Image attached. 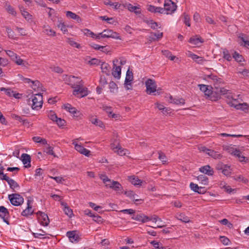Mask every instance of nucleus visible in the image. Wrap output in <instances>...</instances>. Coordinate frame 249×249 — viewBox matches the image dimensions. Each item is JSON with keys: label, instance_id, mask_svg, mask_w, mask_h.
<instances>
[{"label": "nucleus", "instance_id": "69168bd1", "mask_svg": "<svg viewBox=\"0 0 249 249\" xmlns=\"http://www.w3.org/2000/svg\"><path fill=\"white\" fill-rule=\"evenodd\" d=\"M55 122L59 127L64 126L66 123V122L64 120L58 117H57V119L55 121Z\"/></svg>", "mask_w": 249, "mask_h": 249}, {"label": "nucleus", "instance_id": "bf43d9fd", "mask_svg": "<svg viewBox=\"0 0 249 249\" xmlns=\"http://www.w3.org/2000/svg\"><path fill=\"white\" fill-rule=\"evenodd\" d=\"M223 57L227 60L228 61H231V56L228 50L224 49L223 51Z\"/></svg>", "mask_w": 249, "mask_h": 249}, {"label": "nucleus", "instance_id": "7ed1b4c3", "mask_svg": "<svg viewBox=\"0 0 249 249\" xmlns=\"http://www.w3.org/2000/svg\"><path fill=\"white\" fill-rule=\"evenodd\" d=\"M62 79L66 84L70 85L74 89L80 86V84L81 85L83 82L80 77L66 74L62 75Z\"/></svg>", "mask_w": 249, "mask_h": 249}, {"label": "nucleus", "instance_id": "603ef678", "mask_svg": "<svg viewBox=\"0 0 249 249\" xmlns=\"http://www.w3.org/2000/svg\"><path fill=\"white\" fill-rule=\"evenodd\" d=\"M67 42L71 46L75 47L76 48H80V45L74 41L72 38H67Z\"/></svg>", "mask_w": 249, "mask_h": 249}, {"label": "nucleus", "instance_id": "58836bf2", "mask_svg": "<svg viewBox=\"0 0 249 249\" xmlns=\"http://www.w3.org/2000/svg\"><path fill=\"white\" fill-rule=\"evenodd\" d=\"M198 181L203 185H208L209 183L208 178L204 175H199L197 177Z\"/></svg>", "mask_w": 249, "mask_h": 249}, {"label": "nucleus", "instance_id": "dca6fc26", "mask_svg": "<svg viewBox=\"0 0 249 249\" xmlns=\"http://www.w3.org/2000/svg\"><path fill=\"white\" fill-rule=\"evenodd\" d=\"M9 213L7 209L3 206H0V218L7 225L9 224Z\"/></svg>", "mask_w": 249, "mask_h": 249}, {"label": "nucleus", "instance_id": "8fccbe9b", "mask_svg": "<svg viewBox=\"0 0 249 249\" xmlns=\"http://www.w3.org/2000/svg\"><path fill=\"white\" fill-rule=\"evenodd\" d=\"M53 149V147H52L50 145L48 144L47 147L46 148L45 152L48 155H50L53 156L54 157H56V156L55 154L54 153Z\"/></svg>", "mask_w": 249, "mask_h": 249}, {"label": "nucleus", "instance_id": "ea45409f", "mask_svg": "<svg viewBox=\"0 0 249 249\" xmlns=\"http://www.w3.org/2000/svg\"><path fill=\"white\" fill-rule=\"evenodd\" d=\"M232 155L235 156L239 159V160L241 162L245 161V160L246 158L244 157V156L241 155V152L240 151V150L237 148L235 149L233 153L232 154Z\"/></svg>", "mask_w": 249, "mask_h": 249}, {"label": "nucleus", "instance_id": "49530a36", "mask_svg": "<svg viewBox=\"0 0 249 249\" xmlns=\"http://www.w3.org/2000/svg\"><path fill=\"white\" fill-rule=\"evenodd\" d=\"M64 107L67 111L72 114H75L77 112L76 109L75 107H72L70 104H67L65 105Z\"/></svg>", "mask_w": 249, "mask_h": 249}, {"label": "nucleus", "instance_id": "c85d7f7f", "mask_svg": "<svg viewBox=\"0 0 249 249\" xmlns=\"http://www.w3.org/2000/svg\"><path fill=\"white\" fill-rule=\"evenodd\" d=\"M189 42L192 44L198 45L200 43L203 42V40L198 36H195L190 38Z\"/></svg>", "mask_w": 249, "mask_h": 249}, {"label": "nucleus", "instance_id": "7c9ffc66", "mask_svg": "<svg viewBox=\"0 0 249 249\" xmlns=\"http://www.w3.org/2000/svg\"><path fill=\"white\" fill-rule=\"evenodd\" d=\"M163 36V33L159 32L158 33H151L149 36V39L150 41L158 40Z\"/></svg>", "mask_w": 249, "mask_h": 249}, {"label": "nucleus", "instance_id": "680f3d73", "mask_svg": "<svg viewBox=\"0 0 249 249\" xmlns=\"http://www.w3.org/2000/svg\"><path fill=\"white\" fill-rule=\"evenodd\" d=\"M159 159L163 163H165L167 161V158L165 155L161 151L159 152Z\"/></svg>", "mask_w": 249, "mask_h": 249}, {"label": "nucleus", "instance_id": "e433bc0d", "mask_svg": "<svg viewBox=\"0 0 249 249\" xmlns=\"http://www.w3.org/2000/svg\"><path fill=\"white\" fill-rule=\"evenodd\" d=\"M4 7L8 13H9L10 14L14 16H16L17 13L15 10V9L12 6H11L7 2L5 3Z\"/></svg>", "mask_w": 249, "mask_h": 249}, {"label": "nucleus", "instance_id": "4468645a", "mask_svg": "<svg viewBox=\"0 0 249 249\" xmlns=\"http://www.w3.org/2000/svg\"><path fill=\"white\" fill-rule=\"evenodd\" d=\"M106 187L107 188H109L117 193L121 192L123 190V187L122 185L117 181H114L110 180V181H108V183L105 185Z\"/></svg>", "mask_w": 249, "mask_h": 249}, {"label": "nucleus", "instance_id": "0e129e2a", "mask_svg": "<svg viewBox=\"0 0 249 249\" xmlns=\"http://www.w3.org/2000/svg\"><path fill=\"white\" fill-rule=\"evenodd\" d=\"M193 60L199 64H202L204 61V59L202 57H200L196 54H195V57H193Z\"/></svg>", "mask_w": 249, "mask_h": 249}, {"label": "nucleus", "instance_id": "864d4df0", "mask_svg": "<svg viewBox=\"0 0 249 249\" xmlns=\"http://www.w3.org/2000/svg\"><path fill=\"white\" fill-rule=\"evenodd\" d=\"M57 27L59 28L64 34H66L68 32V30L66 25L64 22H60L57 25Z\"/></svg>", "mask_w": 249, "mask_h": 249}, {"label": "nucleus", "instance_id": "6e6552de", "mask_svg": "<svg viewBox=\"0 0 249 249\" xmlns=\"http://www.w3.org/2000/svg\"><path fill=\"white\" fill-rule=\"evenodd\" d=\"M78 139H75L72 141V144L74 145V149L80 154L89 157L90 156V151L84 148L81 144H79Z\"/></svg>", "mask_w": 249, "mask_h": 249}, {"label": "nucleus", "instance_id": "0eeeda50", "mask_svg": "<svg viewBox=\"0 0 249 249\" xmlns=\"http://www.w3.org/2000/svg\"><path fill=\"white\" fill-rule=\"evenodd\" d=\"M8 198L11 203L14 206H20L23 203V197L18 194H12L8 195Z\"/></svg>", "mask_w": 249, "mask_h": 249}, {"label": "nucleus", "instance_id": "052dcab7", "mask_svg": "<svg viewBox=\"0 0 249 249\" xmlns=\"http://www.w3.org/2000/svg\"><path fill=\"white\" fill-rule=\"evenodd\" d=\"M171 102L176 105H183L185 104V100L182 98L174 99Z\"/></svg>", "mask_w": 249, "mask_h": 249}, {"label": "nucleus", "instance_id": "5fc2aeb1", "mask_svg": "<svg viewBox=\"0 0 249 249\" xmlns=\"http://www.w3.org/2000/svg\"><path fill=\"white\" fill-rule=\"evenodd\" d=\"M233 58L238 62H241L243 61V57L241 55L236 52H235L233 54Z\"/></svg>", "mask_w": 249, "mask_h": 249}, {"label": "nucleus", "instance_id": "423d86ee", "mask_svg": "<svg viewBox=\"0 0 249 249\" xmlns=\"http://www.w3.org/2000/svg\"><path fill=\"white\" fill-rule=\"evenodd\" d=\"M79 85L74 89L73 95L78 98H82L87 96L89 92L88 89L84 86V82L82 83L81 85V84Z\"/></svg>", "mask_w": 249, "mask_h": 249}, {"label": "nucleus", "instance_id": "b1692460", "mask_svg": "<svg viewBox=\"0 0 249 249\" xmlns=\"http://www.w3.org/2000/svg\"><path fill=\"white\" fill-rule=\"evenodd\" d=\"M147 10L151 13L163 14L164 10L163 8L160 7H156L152 5H148Z\"/></svg>", "mask_w": 249, "mask_h": 249}, {"label": "nucleus", "instance_id": "4be33fe9", "mask_svg": "<svg viewBox=\"0 0 249 249\" xmlns=\"http://www.w3.org/2000/svg\"><path fill=\"white\" fill-rule=\"evenodd\" d=\"M124 7H126L127 9L132 12H134L136 15H139L141 13L140 10H139V7L135 6H133L130 3H125L122 5Z\"/></svg>", "mask_w": 249, "mask_h": 249}, {"label": "nucleus", "instance_id": "9b49d317", "mask_svg": "<svg viewBox=\"0 0 249 249\" xmlns=\"http://www.w3.org/2000/svg\"><path fill=\"white\" fill-rule=\"evenodd\" d=\"M111 148L115 152L120 156L125 155L127 154V150L123 149L119 144L117 140H115L113 142H111L110 144Z\"/></svg>", "mask_w": 249, "mask_h": 249}, {"label": "nucleus", "instance_id": "9d476101", "mask_svg": "<svg viewBox=\"0 0 249 249\" xmlns=\"http://www.w3.org/2000/svg\"><path fill=\"white\" fill-rule=\"evenodd\" d=\"M100 35L102 38H112L115 39L121 40L119 34L115 32H113L111 30H104L102 32L100 33Z\"/></svg>", "mask_w": 249, "mask_h": 249}, {"label": "nucleus", "instance_id": "4d7b16f0", "mask_svg": "<svg viewBox=\"0 0 249 249\" xmlns=\"http://www.w3.org/2000/svg\"><path fill=\"white\" fill-rule=\"evenodd\" d=\"M0 91H4L5 94L9 97H12L13 94V90H12L10 89H6L5 88H1Z\"/></svg>", "mask_w": 249, "mask_h": 249}, {"label": "nucleus", "instance_id": "39448f33", "mask_svg": "<svg viewBox=\"0 0 249 249\" xmlns=\"http://www.w3.org/2000/svg\"><path fill=\"white\" fill-rule=\"evenodd\" d=\"M176 4L171 0H164V13L167 15L172 14L177 9Z\"/></svg>", "mask_w": 249, "mask_h": 249}, {"label": "nucleus", "instance_id": "20e7f679", "mask_svg": "<svg viewBox=\"0 0 249 249\" xmlns=\"http://www.w3.org/2000/svg\"><path fill=\"white\" fill-rule=\"evenodd\" d=\"M32 103H30L31 107L34 110H39L43 104V97L41 93L36 94L32 97Z\"/></svg>", "mask_w": 249, "mask_h": 249}, {"label": "nucleus", "instance_id": "1a4fd4ad", "mask_svg": "<svg viewBox=\"0 0 249 249\" xmlns=\"http://www.w3.org/2000/svg\"><path fill=\"white\" fill-rule=\"evenodd\" d=\"M145 87L146 91L149 95L153 94L154 92L159 91V89L157 90L156 82L151 79H148L145 81Z\"/></svg>", "mask_w": 249, "mask_h": 249}, {"label": "nucleus", "instance_id": "ddd939ff", "mask_svg": "<svg viewBox=\"0 0 249 249\" xmlns=\"http://www.w3.org/2000/svg\"><path fill=\"white\" fill-rule=\"evenodd\" d=\"M38 220L40 224L43 226H47L50 223L48 216L44 213L38 211L36 213Z\"/></svg>", "mask_w": 249, "mask_h": 249}, {"label": "nucleus", "instance_id": "e2e57ef3", "mask_svg": "<svg viewBox=\"0 0 249 249\" xmlns=\"http://www.w3.org/2000/svg\"><path fill=\"white\" fill-rule=\"evenodd\" d=\"M6 29L8 37L10 38H15V33L12 29L9 27H6Z\"/></svg>", "mask_w": 249, "mask_h": 249}, {"label": "nucleus", "instance_id": "72a5a7b5", "mask_svg": "<svg viewBox=\"0 0 249 249\" xmlns=\"http://www.w3.org/2000/svg\"><path fill=\"white\" fill-rule=\"evenodd\" d=\"M176 218L184 223H188L190 221L189 218L184 213H178L176 215Z\"/></svg>", "mask_w": 249, "mask_h": 249}, {"label": "nucleus", "instance_id": "393cba45", "mask_svg": "<svg viewBox=\"0 0 249 249\" xmlns=\"http://www.w3.org/2000/svg\"><path fill=\"white\" fill-rule=\"evenodd\" d=\"M128 180L134 186H141L142 181L135 176H131L128 177Z\"/></svg>", "mask_w": 249, "mask_h": 249}, {"label": "nucleus", "instance_id": "f257e3e1", "mask_svg": "<svg viewBox=\"0 0 249 249\" xmlns=\"http://www.w3.org/2000/svg\"><path fill=\"white\" fill-rule=\"evenodd\" d=\"M209 77L214 82L213 87L214 89H216V91L215 92L218 94L219 96L220 95H224L226 98L229 99V101H231L232 99H234L232 97L231 92L230 90L223 87H220L218 86L217 83H220L222 82L221 79L218 78L216 76L213 75H209Z\"/></svg>", "mask_w": 249, "mask_h": 249}, {"label": "nucleus", "instance_id": "09e8293b", "mask_svg": "<svg viewBox=\"0 0 249 249\" xmlns=\"http://www.w3.org/2000/svg\"><path fill=\"white\" fill-rule=\"evenodd\" d=\"M162 53L167 58H168L171 60H174L176 58V56L172 55L171 52L168 50H162Z\"/></svg>", "mask_w": 249, "mask_h": 249}, {"label": "nucleus", "instance_id": "13d9d810", "mask_svg": "<svg viewBox=\"0 0 249 249\" xmlns=\"http://www.w3.org/2000/svg\"><path fill=\"white\" fill-rule=\"evenodd\" d=\"M12 118L19 121L20 122L23 123V124H25L27 122L26 120L23 119L21 116H19L15 114H13L12 115Z\"/></svg>", "mask_w": 249, "mask_h": 249}, {"label": "nucleus", "instance_id": "c756f323", "mask_svg": "<svg viewBox=\"0 0 249 249\" xmlns=\"http://www.w3.org/2000/svg\"><path fill=\"white\" fill-rule=\"evenodd\" d=\"M104 3L106 5H109L112 6L114 10L119 9L121 6H123L121 4H120L118 2H113L109 0H105L104 1Z\"/></svg>", "mask_w": 249, "mask_h": 249}, {"label": "nucleus", "instance_id": "f704fd0d", "mask_svg": "<svg viewBox=\"0 0 249 249\" xmlns=\"http://www.w3.org/2000/svg\"><path fill=\"white\" fill-rule=\"evenodd\" d=\"M12 61L18 66H26V65L27 64V63L26 61L22 59L18 55Z\"/></svg>", "mask_w": 249, "mask_h": 249}, {"label": "nucleus", "instance_id": "79ce46f5", "mask_svg": "<svg viewBox=\"0 0 249 249\" xmlns=\"http://www.w3.org/2000/svg\"><path fill=\"white\" fill-rule=\"evenodd\" d=\"M190 187L193 191L198 193L199 194L201 193V190L203 189L202 187H199L197 184L191 182L190 184Z\"/></svg>", "mask_w": 249, "mask_h": 249}, {"label": "nucleus", "instance_id": "5701e85b", "mask_svg": "<svg viewBox=\"0 0 249 249\" xmlns=\"http://www.w3.org/2000/svg\"><path fill=\"white\" fill-rule=\"evenodd\" d=\"M21 160L25 168L31 167V157L25 153H23L21 155Z\"/></svg>", "mask_w": 249, "mask_h": 249}, {"label": "nucleus", "instance_id": "338daca9", "mask_svg": "<svg viewBox=\"0 0 249 249\" xmlns=\"http://www.w3.org/2000/svg\"><path fill=\"white\" fill-rule=\"evenodd\" d=\"M40 85V83L38 81H33L31 85V87L33 89L36 90L39 87Z\"/></svg>", "mask_w": 249, "mask_h": 249}, {"label": "nucleus", "instance_id": "412c9836", "mask_svg": "<svg viewBox=\"0 0 249 249\" xmlns=\"http://www.w3.org/2000/svg\"><path fill=\"white\" fill-rule=\"evenodd\" d=\"M42 28L43 29V33L45 35L50 36H56V32L52 30L49 25H44Z\"/></svg>", "mask_w": 249, "mask_h": 249}, {"label": "nucleus", "instance_id": "3c124183", "mask_svg": "<svg viewBox=\"0 0 249 249\" xmlns=\"http://www.w3.org/2000/svg\"><path fill=\"white\" fill-rule=\"evenodd\" d=\"M145 22L153 29H156L158 27V23L153 20H146Z\"/></svg>", "mask_w": 249, "mask_h": 249}, {"label": "nucleus", "instance_id": "cd10ccee", "mask_svg": "<svg viewBox=\"0 0 249 249\" xmlns=\"http://www.w3.org/2000/svg\"><path fill=\"white\" fill-rule=\"evenodd\" d=\"M61 205L64 207L63 211L65 213L70 217H71L73 215L72 210L68 206L67 203L64 202H61Z\"/></svg>", "mask_w": 249, "mask_h": 249}, {"label": "nucleus", "instance_id": "473e14b6", "mask_svg": "<svg viewBox=\"0 0 249 249\" xmlns=\"http://www.w3.org/2000/svg\"><path fill=\"white\" fill-rule=\"evenodd\" d=\"M207 155L212 157L214 159H220L222 157V155L218 152L215 151L213 150L209 149L208 151Z\"/></svg>", "mask_w": 249, "mask_h": 249}, {"label": "nucleus", "instance_id": "c03bdc74", "mask_svg": "<svg viewBox=\"0 0 249 249\" xmlns=\"http://www.w3.org/2000/svg\"><path fill=\"white\" fill-rule=\"evenodd\" d=\"M7 183L9 184L10 187L13 190L18 189L19 188L18 183L13 179L10 178Z\"/></svg>", "mask_w": 249, "mask_h": 249}, {"label": "nucleus", "instance_id": "a18cd8bd", "mask_svg": "<svg viewBox=\"0 0 249 249\" xmlns=\"http://www.w3.org/2000/svg\"><path fill=\"white\" fill-rule=\"evenodd\" d=\"M133 80V73L129 70H127L126 73V76L125 78V82L129 83L132 82Z\"/></svg>", "mask_w": 249, "mask_h": 249}, {"label": "nucleus", "instance_id": "aec40b11", "mask_svg": "<svg viewBox=\"0 0 249 249\" xmlns=\"http://www.w3.org/2000/svg\"><path fill=\"white\" fill-rule=\"evenodd\" d=\"M199 171L208 176H212L213 175V170L209 165L201 166L199 168Z\"/></svg>", "mask_w": 249, "mask_h": 249}, {"label": "nucleus", "instance_id": "a19ab883", "mask_svg": "<svg viewBox=\"0 0 249 249\" xmlns=\"http://www.w3.org/2000/svg\"><path fill=\"white\" fill-rule=\"evenodd\" d=\"M108 87L110 91L112 93H116L118 91L117 85L115 82L113 81H111L109 83Z\"/></svg>", "mask_w": 249, "mask_h": 249}, {"label": "nucleus", "instance_id": "6e6d98bb", "mask_svg": "<svg viewBox=\"0 0 249 249\" xmlns=\"http://www.w3.org/2000/svg\"><path fill=\"white\" fill-rule=\"evenodd\" d=\"M48 118L53 121V122H55V121L57 119V116L56 114L52 110L49 111L48 114Z\"/></svg>", "mask_w": 249, "mask_h": 249}, {"label": "nucleus", "instance_id": "a878e982", "mask_svg": "<svg viewBox=\"0 0 249 249\" xmlns=\"http://www.w3.org/2000/svg\"><path fill=\"white\" fill-rule=\"evenodd\" d=\"M89 121L92 124L96 126H98L101 128H103L104 127V124L102 121L97 119L96 117L93 116L90 117Z\"/></svg>", "mask_w": 249, "mask_h": 249}, {"label": "nucleus", "instance_id": "a211bd4d", "mask_svg": "<svg viewBox=\"0 0 249 249\" xmlns=\"http://www.w3.org/2000/svg\"><path fill=\"white\" fill-rule=\"evenodd\" d=\"M66 236L69 238L70 242L72 243H77L79 241L80 238L76 231H67Z\"/></svg>", "mask_w": 249, "mask_h": 249}, {"label": "nucleus", "instance_id": "774afa93", "mask_svg": "<svg viewBox=\"0 0 249 249\" xmlns=\"http://www.w3.org/2000/svg\"><path fill=\"white\" fill-rule=\"evenodd\" d=\"M100 178L102 180L105 185L108 183V181L109 182L110 180L106 175L104 174L100 175Z\"/></svg>", "mask_w": 249, "mask_h": 249}, {"label": "nucleus", "instance_id": "4c0bfd02", "mask_svg": "<svg viewBox=\"0 0 249 249\" xmlns=\"http://www.w3.org/2000/svg\"><path fill=\"white\" fill-rule=\"evenodd\" d=\"M102 71L107 75L109 74L110 67L108 64L103 62L101 65Z\"/></svg>", "mask_w": 249, "mask_h": 249}, {"label": "nucleus", "instance_id": "f03ea898", "mask_svg": "<svg viewBox=\"0 0 249 249\" xmlns=\"http://www.w3.org/2000/svg\"><path fill=\"white\" fill-rule=\"evenodd\" d=\"M198 87H199L200 90L211 100L216 101L220 99L218 94L213 91V88L211 86L204 84H199L198 85Z\"/></svg>", "mask_w": 249, "mask_h": 249}, {"label": "nucleus", "instance_id": "2eb2a0df", "mask_svg": "<svg viewBox=\"0 0 249 249\" xmlns=\"http://www.w3.org/2000/svg\"><path fill=\"white\" fill-rule=\"evenodd\" d=\"M119 62V60L115 59L113 61V68L112 74L117 79H120L121 75V68L120 66H117V63Z\"/></svg>", "mask_w": 249, "mask_h": 249}, {"label": "nucleus", "instance_id": "37998d69", "mask_svg": "<svg viewBox=\"0 0 249 249\" xmlns=\"http://www.w3.org/2000/svg\"><path fill=\"white\" fill-rule=\"evenodd\" d=\"M233 178L234 180L239 181V182H242L244 183H247L248 182V179L245 178L242 175H236L234 177H233Z\"/></svg>", "mask_w": 249, "mask_h": 249}, {"label": "nucleus", "instance_id": "2f4dec72", "mask_svg": "<svg viewBox=\"0 0 249 249\" xmlns=\"http://www.w3.org/2000/svg\"><path fill=\"white\" fill-rule=\"evenodd\" d=\"M66 15L67 17L73 19H75L78 22H80L82 21L81 18L79 16L77 15L76 14L71 11H67Z\"/></svg>", "mask_w": 249, "mask_h": 249}, {"label": "nucleus", "instance_id": "f3484780", "mask_svg": "<svg viewBox=\"0 0 249 249\" xmlns=\"http://www.w3.org/2000/svg\"><path fill=\"white\" fill-rule=\"evenodd\" d=\"M32 201L28 200L27 201V207L21 212V215L23 216L28 217L32 215L34 212V210L33 208L32 205Z\"/></svg>", "mask_w": 249, "mask_h": 249}, {"label": "nucleus", "instance_id": "6ab92c4d", "mask_svg": "<svg viewBox=\"0 0 249 249\" xmlns=\"http://www.w3.org/2000/svg\"><path fill=\"white\" fill-rule=\"evenodd\" d=\"M218 170H221L223 174L227 177H229L231 173V169L230 166L225 164H219L217 166Z\"/></svg>", "mask_w": 249, "mask_h": 249}, {"label": "nucleus", "instance_id": "de8ad7c7", "mask_svg": "<svg viewBox=\"0 0 249 249\" xmlns=\"http://www.w3.org/2000/svg\"><path fill=\"white\" fill-rule=\"evenodd\" d=\"M223 149L230 153L231 155H232V154L234 152V151L236 149L234 147V146H232V145H224L223 146Z\"/></svg>", "mask_w": 249, "mask_h": 249}, {"label": "nucleus", "instance_id": "f8f14e48", "mask_svg": "<svg viewBox=\"0 0 249 249\" xmlns=\"http://www.w3.org/2000/svg\"><path fill=\"white\" fill-rule=\"evenodd\" d=\"M238 100L236 99H232L231 101H228V104L231 106L234 107L236 109L241 110L242 111L248 110L249 109V105L246 103H239L238 104H233V102H237Z\"/></svg>", "mask_w": 249, "mask_h": 249}, {"label": "nucleus", "instance_id": "bb28decb", "mask_svg": "<svg viewBox=\"0 0 249 249\" xmlns=\"http://www.w3.org/2000/svg\"><path fill=\"white\" fill-rule=\"evenodd\" d=\"M19 9L22 16L28 21H32V16L23 7H19Z\"/></svg>", "mask_w": 249, "mask_h": 249}, {"label": "nucleus", "instance_id": "c9c22d12", "mask_svg": "<svg viewBox=\"0 0 249 249\" xmlns=\"http://www.w3.org/2000/svg\"><path fill=\"white\" fill-rule=\"evenodd\" d=\"M125 194L130 199H133L135 202L142 201L141 199H136L138 196L132 191H128L125 192Z\"/></svg>", "mask_w": 249, "mask_h": 249}]
</instances>
